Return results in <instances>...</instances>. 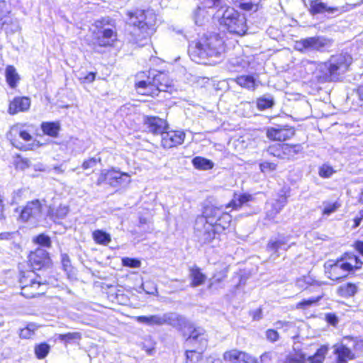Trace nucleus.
<instances>
[{
    "label": "nucleus",
    "instance_id": "nucleus-1",
    "mask_svg": "<svg viewBox=\"0 0 363 363\" xmlns=\"http://www.w3.org/2000/svg\"><path fill=\"white\" fill-rule=\"evenodd\" d=\"M223 52V40L217 34L203 36L189 47L191 59L199 64L214 65Z\"/></svg>",
    "mask_w": 363,
    "mask_h": 363
},
{
    "label": "nucleus",
    "instance_id": "nucleus-2",
    "mask_svg": "<svg viewBox=\"0 0 363 363\" xmlns=\"http://www.w3.org/2000/svg\"><path fill=\"white\" fill-rule=\"evenodd\" d=\"M203 8L218 7L216 18L220 26L230 33L238 35L246 33L247 30L246 18L234 8L223 4L222 0H201Z\"/></svg>",
    "mask_w": 363,
    "mask_h": 363
},
{
    "label": "nucleus",
    "instance_id": "nucleus-3",
    "mask_svg": "<svg viewBox=\"0 0 363 363\" xmlns=\"http://www.w3.org/2000/svg\"><path fill=\"white\" fill-rule=\"evenodd\" d=\"M145 72L138 74L135 82V88L138 94L147 96H157L159 92L172 94L177 89L172 80L164 72L153 71L149 72L146 76Z\"/></svg>",
    "mask_w": 363,
    "mask_h": 363
},
{
    "label": "nucleus",
    "instance_id": "nucleus-4",
    "mask_svg": "<svg viewBox=\"0 0 363 363\" xmlns=\"http://www.w3.org/2000/svg\"><path fill=\"white\" fill-rule=\"evenodd\" d=\"M352 62V58L350 55L340 53L331 56L325 62L319 63L316 70L321 73L320 77L336 80L348 70Z\"/></svg>",
    "mask_w": 363,
    "mask_h": 363
},
{
    "label": "nucleus",
    "instance_id": "nucleus-5",
    "mask_svg": "<svg viewBox=\"0 0 363 363\" xmlns=\"http://www.w3.org/2000/svg\"><path fill=\"white\" fill-rule=\"evenodd\" d=\"M127 23L136 27L147 38L152 35L155 31L156 16L152 11L135 10L127 11Z\"/></svg>",
    "mask_w": 363,
    "mask_h": 363
},
{
    "label": "nucleus",
    "instance_id": "nucleus-6",
    "mask_svg": "<svg viewBox=\"0 0 363 363\" xmlns=\"http://www.w3.org/2000/svg\"><path fill=\"white\" fill-rule=\"evenodd\" d=\"M183 321L175 320L176 326L183 333L186 343L196 346L198 348H204L207 345V335L203 328L195 327L184 317L180 315Z\"/></svg>",
    "mask_w": 363,
    "mask_h": 363
},
{
    "label": "nucleus",
    "instance_id": "nucleus-7",
    "mask_svg": "<svg viewBox=\"0 0 363 363\" xmlns=\"http://www.w3.org/2000/svg\"><path fill=\"white\" fill-rule=\"evenodd\" d=\"M21 295L30 298L38 295L44 294L48 286L40 281V278L33 272L23 273L20 278Z\"/></svg>",
    "mask_w": 363,
    "mask_h": 363
},
{
    "label": "nucleus",
    "instance_id": "nucleus-8",
    "mask_svg": "<svg viewBox=\"0 0 363 363\" xmlns=\"http://www.w3.org/2000/svg\"><path fill=\"white\" fill-rule=\"evenodd\" d=\"M203 216L214 225L220 233L227 229L230 224L232 216L223 212L220 208L213 206H206L203 211Z\"/></svg>",
    "mask_w": 363,
    "mask_h": 363
},
{
    "label": "nucleus",
    "instance_id": "nucleus-9",
    "mask_svg": "<svg viewBox=\"0 0 363 363\" xmlns=\"http://www.w3.org/2000/svg\"><path fill=\"white\" fill-rule=\"evenodd\" d=\"M133 318L138 323L151 328L162 326L166 324L176 326L175 320L183 321L180 318V315L172 313L139 315Z\"/></svg>",
    "mask_w": 363,
    "mask_h": 363
},
{
    "label": "nucleus",
    "instance_id": "nucleus-10",
    "mask_svg": "<svg viewBox=\"0 0 363 363\" xmlns=\"http://www.w3.org/2000/svg\"><path fill=\"white\" fill-rule=\"evenodd\" d=\"M332 45V40L323 36L309 37L301 39L294 44L295 50L301 52L324 51Z\"/></svg>",
    "mask_w": 363,
    "mask_h": 363
},
{
    "label": "nucleus",
    "instance_id": "nucleus-11",
    "mask_svg": "<svg viewBox=\"0 0 363 363\" xmlns=\"http://www.w3.org/2000/svg\"><path fill=\"white\" fill-rule=\"evenodd\" d=\"M194 228L198 241L201 244L210 243L216 238V235L219 234L212 223L207 220L203 213L196 218Z\"/></svg>",
    "mask_w": 363,
    "mask_h": 363
},
{
    "label": "nucleus",
    "instance_id": "nucleus-12",
    "mask_svg": "<svg viewBox=\"0 0 363 363\" xmlns=\"http://www.w3.org/2000/svg\"><path fill=\"white\" fill-rule=\"evenodd\" d=\"M113 21L110 18H103L95 22L96 27L99 30L97 37L98 43L100 46H110L117 39V34L113 28H106V26L113 27Z\"/></svg>",
    "mask_w": 363,
    "mask_h": 363
},
{
    "label": "nucleus",
    "instance_id": "nucleus-13",
    "mask_svg": "<svg viewBox=\"0 0 363 363\" xmlns=\"http://www.w3.org/2000/svg\"><path fill=\"white\" fill-rule=\"evenodd\" d=\"M291 235H284L279 234L274 238H272L267 243V250L269 252H272L271 257L275 259L279 257V251H286L292 245H295V242L291 241Z\"/></svg>",
    "mask_w": 363,
    "mask_h": 363
},
{
    "label": "nucleus",
    "instance_id": "nucleus-14",
    "mask_svg": "<svg viewBox=\"0 0 363 363\" xmlns=\"http://www.w3.org/2000/svg\"><path fill=\"white\" fill-rule=\"evenodd\" d=\"M102 180L106 181L109 185L113 187L124 186L130 182V175L128 173L111 169L102 172L98 182Z\"/></svg>",
    "mask_w": 363,
    "mask_h": 363
},
{
    "label": "nucleus",
    "instance_id": "nucleus-15",
    "mask_svg": "<svg viewBox=\"0 0 363 363\" xmlns=\"http://www.w3.org/2000/svg\"><path fill=\"white\" fill-rule=\"evenodd\" d=\"M42 215V206L39 200L28 202L21 210L20 219L26 222L28 220H38Z\"/></svg>",
    "mask_w": 363,
    "mask_h": 363
},
{
    "label": "nucleus",
    "instance_id": "nucleus-16",
    "mask_svg": "<svg viewBox=\"0 0 363 363\" xmlns=\"http://www.w3.org/2000/svg\"><path fill=\"white\" fill-rule=\"evenodd\" d=\"M162 145L164 148H171L182 144L185 139V133L182 130H169L162 133Z\"/></svg>",
    "mask_w": 363,
    "mask_h": 363
},
{
    "label": "nucleus",
    "instance_id": "nucleus-17",
    "mask_svg": "<svg viewBox=\"0 0 363 363\" xmlns=\"http://www.w3.org/2000/svg\"><path fill=\"white\" fill-rule=\"evenodd\" d=\"M295 134V130L289 126H277L267 130V138L272 140L284 141L291 138Z\"/></svg>",
    "mask_w": 363,
    "mask_h": 363
},
{
    "label": "nucleus",
    "instance_id": "nucleus-18",
    "mask_svg": "<svg viewBox=\"0 0 363 363\" xmlns=\"http://www.w3.org/2000/svg\"><path fill=\"white\" fill-rule=\"evenodd\" d=\"M325 269L327 277L333 281L346 277L348 274V271L340 261H337L334 264L329 262L325 264Z\"/></svg>",
    "mask_w": 363,
    "mask_h": 363
},
{
    "label": "nucleus",
    "instance_id": "nucleus-19",
    "mask_svg": "<svg viewBox=\"0 0 363 363\" xmlns=\"http://www.w3.org/2000/svg\"><path fill=\"white\" fill-rule=\"evenodd\" d=\"M30 99L26 96L15 97L9 104V113L11 115L28 111L30 107Z\"/></svg>",
    "mask_w": 363,
    "mask_h": 363
},
{
    "label": "nucleus",
    "instance_id": "nucleus-20",
    "mask_svg": "<svg viewBox=\"0 0 363 363\" xmlns=\"http://www.w3.org/2000/svg\"><path fill=\"white\" fill-rule=\"evenodd\" d=\"M287 203V199L284 196L269 202L266 206V216L269 220H273L275 216L282 210Z\"/></svg>",
    "mask_w": 363,
    "mask_h": 363
},
{
    "label": "nucleus",
    "instance_id": "nucleus-21",
    "mask_svg": "<svg viewBox=\"0 0 363 363\" xmlns=\"http://www.w3.org/2000/svg\"><path fill=\"white\" fill-rule=\"evenodd\" d=\"M145 124L149 131L153 134L162 135L167 128L166 121L156 116H147L145 118Z\"/></svg>",
    "mask_w": 363,
    "mask_h": 363
},
{
    "label": "nucleus",
    "instance_id": "nucleus-22",
    "mask_svg": "<svg viewBox=\"0 0 363 363\" xmlns=\"http://www.w3.org/2000/svg\"><path fill=\"white\" fill-rule=\"evenodd\" d=\"M309 11L312 15L318 13H323L328 12V13H334L335 12L342 11L339 7L328 6L325 3L320 0H313L310 2Z\"/></svg>",
    "mask_w": 363,
    "mask_h": 363
},
{
    "label": "nucleus",
    "instance_id": "nucleus-23",
    "mask_svg": "<svg viewBox=\"0 0 363 363\" xmlns=\"http://www.w3.org/2000/svg\"><path fill=\"white\" fill-rule=\"evenodd\" d=\"M48 259V253L43 249H38L29 255V262L34 269H40Z\"/></svg>",
    "mask_w": 363,
    "mask_h": 363
},
{
    "label": "nucleus",
    "instance_id": "nucleus-24",
    "mask_svg": "<svg viewBox=\"0 0 363 363\" xmlns=\"http://www.w3.org/2000/svg\"><path fill=\"white\" fill-rule=\"evenodd\" d=\"M235 82L241 87L254 91L259 86V82L252 75H240L235 78Z\"/></svg>",
    "mask_w": 363,
    "mask_h": 363
},
{
    "label": "nucleus",
    "instance_id": "nucleus-25",
    "mask_svg": "<svg viewBox=\"0 0 363 363\" xmlns=\"http://www.w3.org/2000/svg\"><path fill=\"white\" fill-rule=\"evenodd\" d=\"M340 261L342 262L348 272L361 268L363 263L357 255L352 253H346L344 258Z\"/></svg>",
    "mask_w": 363,
    "mask_h": 363
},
{
    "label": "nucleus",
    "instance_id": "nucleus-26",
    "mask_svg": "<svg viewBox=\"0 0 363 363\" xmlns=\"http://www.w3.org/2000/svg\"><path fill=\"white\" fill-rule=\"evenodd\" d=\"M189 278L191 280L190 285L192 287H197L206 280V276L201 272V269L196 266H194L189 269Z\"/></svg>",
    "mask_w": 363,
    "mask_h": 363
},
{
    "label": "nucleus",
    "instance_id": "nucleus-27",
    "mask_svg": "<svg viewBox=\"0 0 363 363\" xmlns=\"http://www.w3.org/2000/svg\"><path fill=\"white\" fill-rule=\"evenodd\" d=\"M5 77L8 85L15 89L21 79L16 69L13 65H8L5 69Z\"/></svg>",
    "mask_w": 363,
    "mask_h": 363
},
{
    "label": "nucleus",
    "instance_id": "nucleus-28",
    "mask_svg": "<svg viewBox=\"0 0 363 363\" xmlns=\"http://www.w3.org/2000/svg\"><path fill=\"white\" fill-rule=\"evenodd\" d=\"M252 196L249 194L235 193L232 201L228 203L227 208L232 207L234 209H238L244 204L247 203L249 201H252Z\"/></svg>",
    "mask_w": 363,
    "mask_h": 363
},
{
    "label": "nucleus",
    "instance_id": "nucleus-29",
    "mask_svg": "<svg viewBox=\"0 0 363 363\" xmlns=\"http://www.w3.org/2000/svg\"><path fill=\"white\" fill-rule=\"evenodd\" d=\"M334 354L337 357L345 359L347 362L354 358V353L342 342L334 345Z\"/></svg>",
    "mask_w": 363,
    "mask_h": 363
},
{
    "label": "nucleus",
    "instance_id": "nucleus-30",
    "mask_svg": "<svg viewBox=\"0 0 363 363\" xmlns=\"http://www.w3.org/2000/svg\"><path fill=\"white\" fill-rule=\"evenodd\" d=\"M40 127L44 134L52 138H56L60 130V124L57 121L43 122Z\"/></svg>",
    "mask_w": 363,
    "mask_h": 363
},
{
    "label": "nucleus",
    "instance_id": "nucleus-31",
    "mask_svg": "<svg viewBox=\"0 0 363 363\" xmlns=\"http://www.w3.org/2000/svg\"><path fill=\"white\" fill-rule=\"evenodd\" d=\"M358 286L353 283H346L340 285L337 291V294L342 297L347 298L353 296L358 291Z\"/></svg>",
    "mask_w": 363,
    "mask_h": 363
},
{
    "label": "nucleus",
    "instance_id": "nucleus-32",
    "mask_svg": "<svg viewBox=\"0 0 363 363\" xmlns=\"http://www.w3.org/2000/svg\"><path fill=\"white\" fill-rule=\"evenodd\" d=\"M11 135H18L21 139L28 142L31 140L32 135L28 130L25 129V125L22 124H16L13 125L10 131Z\"/></svg>",
    "mask_w": 363,
    "mask_h": 363
},
{
    "label": "nucleus",
    "instance_id": "nucleus-33",
    "mask_svg": "<svg viewBox=\"0 0 363 363\" xmlns=\"http://www.w3.org/2000/svg\"><path fill=\"white\" fill-rule=\"evenodd\" d=\"M283 158L282 159H291L293 158L295 155L300 153L303 147L300 144L296 145H289L287 143L283 144Z\"/></svg>",
    "mask_w": 363,
    "mask_h": 363
},
{
    "label": "nucleus",
    "instance_id": "nucleus-34",
    "mask_svg": "<svg viewBox=\"0 0 363 363\" xmlns=\"http://www.w3.org/2000/svg\"><path fill=\"white\" fill-rule=\"evenodd\" d=\"M328 352V346L322 345L317 350L316 352L313 355L308 357L306 360L311 363H322L324 361Z\"/></svg>",
    "mask_w": 363,
    "mask_h": 363
},
{
    "label": "nucleus",
    "instance_id": "nucleus-35",
    "mask_svg": "<svg viewBox=\"0 0 363 363\" xmlns=\"http://www.w3.org/2000/svg\"><path fill=\"white\" fill-rule=\"evenodd\" d=\"M192 164L196 169L201 170H208L213 167V162L202 157H194Z\"/></svg>",
    "mask_w": 363,
    "mask_h": 363
},
{
    "label": "nucleus",
    "instance_id": "nucleus-36",
    "mask_svg": "<svg viewBox=\"0 0 363 363\" xmlns=\"http://www.w3.org/2000/svg\"><path fill=\"white\" fill-rule=\"evenodd\" d=\"M92 235L94 241L98 244L107 245L111 241L110 234L102 230H96Z\"/></svg>",
    "mask_w": 363,
    "mask_h": 363
},
{
    "label": "nucleus",
    "instance_id": "nucleus-37",
    "mask_svg": "<svg viewBox=\"0 0 363 363\" xmlns=\"http://www.w3.org/2000/svg\"><path fill=\"white\" fill-rule=\"evenodd\" d=\"M320 283L313 280L309 276H304L300 277L296 281V286L298 287L300 290H304L308 289L310 286L318 285L320 286Z\"/></svg>",
    "mask_w": 363,
    "mask_h": 363
},
{
    "label": "nucleus",
    "instance_id": "nucleus-38",
    "mask_svg": "<svg viewBox=\"0 0 363 363\" xmlns=\"http://www.w3.org/2000/svg\"><path fill=\"white\" fill-rule=\"evenodd\" d=\"M238 6L245 11H257L259 0H233Z\"/></svg>",
    "mask_w": 363,
    "mask_h": 363
},
{
    "label": "nucleus",
    "instance_id": "nucleus-39",
    "mask_svg": "<svg viewBox=\"0 0 363 363\" xmlns=\"http://www.w3.org/2000/svg\"><path fill=\"white\" fill-rule=\"evenodd\" d=\"M242 354V351L231 350L223 354V359L225 361L230 362L231 363H240Z\"/></svg>",
    "mask_w": 363,
    "mask_h": 363
},
{
    "label": "nucleus",
    "instance_id": "nucleus-40",
    "mask_svg": "<svg viewBox=\"0 0 363 363\" xmlns=\"http://www.w3.org/2000/svg\"><path fill=\"white\" fill-rule=\"evenodd\" d=\"M306 356L301 352H294L287 355L285 363H306Z\"/></svg>",
    "mask_w": 363,
    "mask_h": 363
},
{
    "label": "nucleus",
    "instance_id": "nucleus-41",
    "mask_svg": "<svg viewBox=\"0 0 363 363\" xmlns=\"http://www.w3.org/2000/svg\"><path fill=\"white\" fill-rule=\"evenodd\" d=\"M267 151L270 155L278 157L279 159H282L284 157L283 156V152H284L283 144L277 143V144L272 145L269 146Z\"/></svg>",
    "mask_w": 363,
    "mask_h": 363
},
{
    "label": "nucleus",
    "instance_id": "nucleus-42",
    "mask_svg": "<svg viewBox=\"0 0 363 363\" xmlns=\"http://www.w3.org/2000/svg\"><path fill=\"white\" fill-rule=\"evenodd\" d=\"M9 11L7 9L6 3L4 0H0V29L1 26L7 23Z\"/></svg>",
    "mask_w": 363,
    "mask_h": 363
},
{
    "label": "nucleus",
    "instance_id": "nucleus-43",
    "mask_svg": "<svg viewBox=\"0 0 363 363\" xmlns=\"http://www.w3.org/2000/svg\"><path fill=\"white\" fill-rule=\"evenodd\" d=\"M50 350V346L46 343H41L35 347V353L38 359H43L47 356Z\"/></svg>",
    "mask_w": 363,
    "mask_h": 363
},
{
    "label": "nucleus",
    "instance_id": "nucleus-44",
    "mask_svg": "<svg viewBox=\"0 0 363 363\" xmlns=\"http://www.w3.org/2000/svg\"><path fill=\"white\" fill-rule=\"evenodd\" d=\"M273 105L274 101L272 97H261L257 101V108L260 110L271 108Z\"/></svg>",
    "mask_w": 363,
    "mask_h": 363
},
{
    "label": "nucleus",
    "instance_id": "nucleus-45",
    "mask_svg": "<svg viewBox=\"0 0 363 363\" xmlns=\"http://www.w3.org/2000/svg\"><path fill=\"white\" fill-rule=\"evenodd\" d=\"M277 329H283L284 332L293 330V333H295L296 325L293 322L279 320L275 323Z\"/></svg>",
    "mask_w": 363,
    "mask_h": 363
},
{
    "label": "nucleus",
    "instance_id": "nucleus-46",
    "mask_svg": "<svg viewBox=\"0 0 363 363\" xmlns=\"http://www.w3.org/2000/svg\"><path fill=\"white\" fill-rule=\"evenodd\" d=\"M323 206V215L325 216H330L340 207V204L337 201L333 203H324Z\"/></svg>",
    "mask_w": 363,
    "mask_h": 363
},
{
    "label": "nucleus",
    "instance_id": "nucleus-47",
    "mask_svg": "<svg viewBox=\"0 0 363 363\" xmlns=\"http://www.w3.org/2000/svg\"><path fill=\"white\" fill-rule=\"evenodd\" d=\"M201 357V354L195 350H186V363H196Z\"/></svg>",
    "mask_w": 363,
    "mask_h": 363
},
{
    "label": "nucleus",
    "instance_id": "nucleus-48",
    "mask_svg": "<svg viewBox=\"0 0 363 363\" xmlns=\"http://www.w3.org/2000/svg\"><path fill=\"white\" fill-rule=\"evenodd\" d=\"M15 164L16 168L24 170L25 169L31 167V161L28 158L18 156L16 160L15 161Z\"/></svg>",
    "mask_w": 363,
    "mask_h": 363
},
{
    "label": "nucleus",
    "instance_id": "nucleus-49",
    "mask_svg": "<svg viewBox=\"0 0 363 363\" xmlns=\"http://www.w3.org/2000/svg\"><path fill=\"white\" fill-rule=\"evenodd\" d=\"M322 296H318L316 298H311L308 300H303L296 304V308L298 309H304L309 306H311L312 304L318 302L320 298Z\"/></svg>",
    "mask_w": 363,
    "mask_h": 363
},
{
    "label": "nucleus",
    "instance_id": "nucleus-50",
    "mask_svg": "<svg viewBox=\"0 0 363 363\" xmlns=\"http://www.w3.org/2000/svg\"><path fill=\"white\" fill-rule=\"evenodd\" d=\"M277 164L269 162H263L259 164V169L263 173H269L274 172L277 169Z\"/></svg>",
    "mask_w": 363,
    "mask_h": 363
},
{
    "label": "nucleus",
    "instance_id": "nucleus-51",
    "mask_svg": "<svg viewBox=\"0 0 363 363\" xmlns=\"http://www.w3.org/2000/svg\"><path fill=\"white\" fill-rule=\"evenodd\" d=\"M122 264L125 267H129L132 268H138L141 265V262L139 259L130 257H124L122 259Z\"/></svg>",
    "mask_w": 363,
    "mask_h": 363
},
{
    "label": "nucleus",
    "instance_id": "nucleus-52",
    "mask_svg": "<svg viewBox=\"0 0 363 363\" xmlns=\"http://www.w3.org/2000/svg\"><path fill=\"white\" fill-rule=\"evenodd\" d=\"M226 274V271H221L218 273H216L211 279L208 288L212 289L216 284L221 282L225 278Z\"/></svg>",
    "mask_w": 363,
    "mask_h": 363
},
{
    "label": "nucleus",
    "instance_id": "nucleus-53",
    "mask_svg": "<svg viewBox=\"0 0 363 363\" xmlns=\"http://www.w3.org/2000/svg\"><path fill=\"white\" fill-rule=\"evenodd\" d=\"M69 209L66 206H60L55 211V212L52 211L51 214L52 217L56 218H63L68 213Z\"/></svg>",
    "mask_w": 363,
    "mask_h": 363
},
{
    "label": "nucleus",
    "instance_id": "nucleus-54",
    "mask_svg": "<svg viewBox=\"0 0 363 363\" xmlns=\"http://www.w3.org/2000/svg\"><path fill=\"white\" fill-rule=\"evenodd\" d=\"M334 172H335V171L333 169V167L329 165H327V164H323L320 168V170H319L320 176L321 177H324V178H328V177H331Z\"/></svg>",
    "mask_w": 363,
    "mask_h": 363
},
{
    "label": "nucleus",
    "instance_id": "nucleus-55",
    "mask_svg": "<svg viewBox=\"0 0 363 363\" xmlns=\"http://www.w3.org/2000/svg\"><path fill=\"white\" fill-rule=\"evenodd\" d=\"M33 240L37 244L43 247H49L50 245V238L44 234L39 235L35 237Z\"/></svg>",
    "mask_w": 363,
    "mask_h": 363
},
{
    "label": "nucleus",
    "instance_id": "nucleus-56",
    "mask_svg": "<svg viewBox=\"0 0 363 363\" xmlns=\"http://www.w3.org/2000/svg\"><path fill=\"white\" fill-rule=\"evenodd\" d=\"M204 13V9L201 6H198L197 10L194 13V21L195 23L201 26L203 24L204 17L203 13Z\"/></svg>",
    "mask_w": 363,
    "mask_h": 363
},
{
    "label": "nucleus",
    "instance_id": "nucleus-57",
    "mask_svg": "<svg viewBox=\"0 0 363 363\" xmlns=\"http://www.w3.org/2000/svg\"><path fill=\"white\" fill-rule=\"evenodd\" d=\"M275 357V353L274 352H265L263 353L259 358V363H271L272 359Z\"/></svg>",
    "mask_w": 363,
    "mask_h": 363
},
{
    "label": "nucleus",
    "instance_id": "nucleus-58",
    "mask_svg": "<svg viewBox=\"0 0 363 363\" xmlns=\"http://www.w3.org/2000/svg\"><path fill=\"white\" fill-rule=\"evenodd\" d=\"M240 363H259V360L252 355L242 352V358Z\"/></svg>",
    "mask_w": 363,
    "mask_h": 363
},
{
    "label": "nucleus",
    "instance_id": "nucleus-59",
    "mask_svg": "<svg viewBox=\"0 0 363 363\" xmlns=\"http://www.w3.org/2000/svg\"><path fill=\"white\" fill-rule=\"evenodd\" d=\"M266 337L270 342H276L279 340V335L277 331L269 329L266 331Z\"/></svg>",
    "mask_w": 363,
    "mask_h": 363
},
{
    "label": "nucleus",
    "instance_id": "nucleus-60",
    "mask_svg": "<svg viewBox=\"0 0 363 363\" xmlns=\"http://www.w3.org/2000/svg\"><path fill=\"white\" fill-rule=\"evenodd\" d=\"M363 219V209L360 210L357 215L354 216V218L352 220V225H351L352 228H357L362 220Z\"/></svg>",
    "mask_w": 363,
    "mask_h": 363
},
{
    "label": "nucleus",
    "instance_id": "nucleus-61",
    "mask_svg": "<svg viewBox=\"0 0 363 363\" xmlns=\"http://www.w3.org/2000/svg\"><path fill=\"white\" fill-rule=\"evenodd\" d=\"M96 73L91 72L86 74L84 77H81L80 79L84 83H91L94 81Z\"/></svg>",
    "mask_w": 363,
    "mask_h": 363
},
{
    "label": "nucleus",
    "instance_id": "nucleus-62",
    "mask_svg": "<svg viewBox=\"0 0 363 363\" xmlns=\"http://www.w3.org/2000/svg\"><path fill=\"white\" fill-rule=\"evenodd\" d=\"M96 160L95 158H91L88 160H86L82 164V167L84 169H87L96 165Z\"/></svg>",
    "mask_w": 363,
    "mask_h": 363
},
{
    "label": "nucleus",
    "instance_id": "nucleus-63",
    "mask_svg": "<svg viewBox=\"0 0 363 363\" xmlns=\"http://www.w3.org/2000/svg\"><path fill=\"white\" fill-rule=\"evenodd\" d=\"M80 335L77 333H67L65 335H62V339L65 340H70L73 339L79 338Z\"/></svg>",
    "mask_w": 363,
    "mask_h": 363
},
{
    "label": "nucleus",
    "instance_id": "nucleus-64",
    "mask_svg": "<svg viewBox=\"0 0 363 363\" xmlns=\"http://www.w3.org/2000/svg\"><path fill=\"white\" fill-rule=\"evenodd\" d=\"M354 247L355 250L363 257V241H356Z\"/></svg>",
    "mask_w": 363,
    "mask_h": 363
}]
</instances>
